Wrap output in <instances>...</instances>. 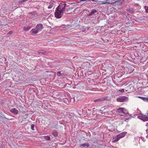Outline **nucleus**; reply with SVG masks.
Segmentation results:
<instances>
[{"mask_svg":"<svg viewBox=\"0 0 148 148\" xmlns=\"http://www.w3.org/2000/svg\"><path fill=\"white\" fill-rule=\"evenodd\" d=\"M69 6V5H67L64 2H63L60 4L56 9L63 12L65 10V8L68 7Z\"/></svg>","mask_w":148,"mask_h":148,"instance_id":"obj_1","label":"nucleus"},{"mask_svg":"<svg viewBox=\"0 0 148 148\" xmlns=\"http://www.w3.org/2000/svg\"><path fill=\"white\" fill-rule=\"evenodd\" d=\"M63 14V12L56 9L54 15L55 17L58 18H61Z\"/></svg>","mask_w":148,"mask_h":148,"instance_id":"obj_2","label":"nucleus"},{"mask_svg":"<svg viewBox=\"0 0 148 148\" xmlns=\"http://www.w3.org/2000/svg\"><path fill=\"white\" fill-rule=\"evenodd\" d=\"M128 100L127 98L125 96H120L117 99V101L119 102H122L127 101Z\"/></svg>","mask_w":148,"mask_h":148,"instance_id":"obj_3","label":"nucleus"},{"mask_svg":"<svg viewBox=\"0 0 148 148\" xmlns=\"http://www.w3.org/2000/svg\"><path fill=\"white\" fill-rule=\"evenodd\" d=\"M117 112L120 113L126 114L127 112L124 108H120L117 109Z\"/></svg>","mask_w":148,"mask_h":148,"instance_id":"obj_4","label":"nucleus"},{"mask_svg":"<svg viewBox=\"0 0 148 148\" xmlns=\"http://www.w3.org/2000/svg\"><path fill=\"white\" fill-rule=\"evenodd\" d=\"M108 98L107 97H105L95 100L94 101L95 102H100L103 101L108 100Z\"/></svg>","mask_w":148,"mask_h":148,"instance_id":"obj_5","label":"nucleus"},{"mask_svg":"<svg viewBox=\"0 0 148 148\" xmlns=\"http://www.w3.org/2000/svg\"><path fill=\"white\" fill-rule=\"evenodd\" d=\"M36 29L39 32L43 29V25L41 24H37L36 26Z\"/></svg>","mask_w":148,"mask_h":148,"instance_id":"obj_6","label":"nucleus"},{"mask_svg":"<svg viewBox=\"0 0 148 148\" xmlns=\"http://www.w3.org/2000/svg\"><path fill=\"white\" fill-rule=\"evenodd\" d=\"M90 146V144L88 143H86L84 144H80V146L82 147L85 148H88Z\"/></svg>","mask_w":148,"mask_h":148,"instance_id":"obj_7","label":"nucleus"},{"mask_svg":"<svg viewBox=\"0 0 148 148\" xmlns=\"http://www.w3.org/2000/svg\"><path fill=\"white\" fill-rule=\"evenodd\" d=\"M97 11L98 10H96L95 9H92V11L88 15L89 16H91L92 15L95 14V13L98 12Z\"/></svg>","mask_w":148,"mask_h":148,"instance_id":"obj_8","label":"nucleus"},{"mask_svg":"<svg viewBox=\"0 0 148 148\" xmlns=\"http://www.w3.org/2000/svg\"><path fill=\"white\" fill-rule=\"evenodd\" d=\"M10 111L14 114H17L18 113V110L15 108L11 109L10 110Z\"/></svg>","mask_w":148,"mask_h":148,"instance_id":"obj_9","label":"nucleus"},{"mask_svg":"<svg viewBox=\"0 0 148 148\" xmlns=\"http://www.w3.org/2000/svg\"><path fill=\"white\" fill-rule=\"evenodd\" d=\"M118 0H106V1H106V3L111 4L116 2L118 1Z\"/></svg>","mask_w":148,"mask_h":148,"instance_id":"obj_10","label":"nucleus"},{"mask_svg":"<svg viewBox=\"0 0 148 148\" xmlns=\"http://www.w3.org/2000/svg\"><path fill=\"white\" fill-rule=\"evenodd\" d=\"M51 134L54 137H56L58 136V132L56 130H53L51 133Z\"/></svg>","mask_w":148,"mask_h":148,"instance_id":"obj_11","label":"nucleus"},{"mask_svg":"<svg viewBox=\"0 0 148 148\" xmlns=\"http://www.w3.org/2000/svg\"><path fill=\"white\" fill-rule=\"evenodd\" d=\"M38 53L39 54L41 53L42 54H48V52L45 51L44 50H41L38 51Z\"/></svg>","mask_w":148,"mask_h":148,"instance_id":"obj_12","label":"nucleus"},{"mask_svg":"<svg viewBox=\"0 0 148 148\" xmlns=\"http://www.w3.org/2000/svg\"><path fill=\"white\" fill-rule=\"evenodd\" d=\"M30 32H32V34H36L39 32L36 29H33L31 30Z\"/></svg>","mask_w":148,"mask_h":148,"instance_id":"obj_13","label":"nucleus"},{"mask_svg":"<svg viewBox=\"0 0 148 148\" xmlns=\"http://www.w3.org/2000/svg\"><path fill=\"white\" fill-rule=\"evenodd\" d=\"M127 133V132H124L121 133V134L118 135L120 138H121L124 137Z\"/></svg>","mask_w":148,"mask_h":148,"instance_id":"obj_14","label":"nucleus"},{"mask_svg":"<svg viewBox=\"0 0 148 148\" xmlns=\"http://www.w3.org/2000/svg\"><path fill=\"white\" fill-rule=\"evenodd\" d=\"M57 75L58 76H63L65 75L63 73H61V71H58L57 73Z\"/></svg>","mask_w":148,"mask_h":148,"instance_id":"obj_15","label":"nucleus"},{"mask_svg":"<svg viewBox=\"0 0 148 148\" xmlns=\"http://www.w3.org/2000/svg\"><path fill=\"white\" fill-rule=\"evenodd\" d=\"M31 28V27L30 26L24 27L23 28V29L24 31H27L29 30Z\"/></svg>","mask_w":148,"mask_h":148,"instance_id":"obj_16","label":"nucleus"},{"mask_svg":"<svg viewBox=\"0 0 148 148\" xmlns=\"http://www.w3.org/2000/svg\"><path fill=\"white\" fill-rule=\"evenodd\" d=\"M120 138H120V137L118 135L117 136H116V137L114 138V141L115 142L118 141Z\"/></svg>","mask_w":148,"mask_h":148,"instance_id":"obj_17","label":"nucleus"},{"mask_svg":"<svg viewBox=\"0 0 148 148\" xmlns=\"http://www.w3.org/2000/svg\"><path fill=\"white\" fill-rule=\"evenodd\" d=\"M53 6V2H51L50 3V5H49L48 6V9H51Z\"/></svg>","mask_w":148,"mask_h":148,"instance_id":"obj_18","label":"nucleus"},{"mask_svg":"<svg viewBox=\"0 0 148 148\" xmlns=\"http://www.w3.org/2000/svg\"><path fill=\"white\" fill-rule=\"evenodd\" d=\"M147 121H148V116H144L143 121L144 122H145Z\"/></svg>","mask_w":148,"mask_h":148,"instance_id":"obj_19","label":"nucleus"},{"mask_svg":"<svg viewBox=\"0 0 148 148\" xmlns=\"http://www.w3.org/2000/svg\"><path fill=\"white\" fill-rule=\"evenodd\" d=\"M127 11L130 12L132 13H133L134 12V11L132 9L130 8L127 10Z\"/></svg>","mask_w":148,"mask_h":148,"instance_id":"obj_20","label":"nucleus"},{"mask_svg":"<svg viewBox=\"0 0 148 148\" xmlns=\"http://www.w3.org/2000/svg\"><path fill=\"white\" fill-rule=\"evenodd\" d=\"M144 116L143 115H140L138 116V118L140 119L143 121Z\"/></svg>","mask_w":148,"mask_h":148,"instance_id":"obj_21","label":"nucleus"},{"mask_svg":"<svg viewBox=\"0 0 148 148\" xmlns=\"http://www.w3.org/2000/svg\"><path fill=\"white\" fill-rule=\"evenodd\" d=\"M45 139L48 140H51V139L50 138V137H49V136H47L45 137Z\"/></svg>","mask_w":148,"mask_h":148,"instance_id":"obj_22","label":"nucleus"},{"mask_svg":"<svg viewBox=\"0 0 148 148\" xmlns=\"http://www.w3.org/2000/svg\"><path fill=\"white\" fill-rule=\"evenodd\" d=\"M117 92H124V89H121V90H119Z\"/></svg>","mask_w":148,"mask_h":148,"instance_id":"obj_23","label":"nucleus"},{"mask_svg":"<svg viewBox=\"0 0 148 148\" xmlns=\"http://www.w3.org/2000/svg\"><path fill=\"white\" fill-rule=\"evenodd\" d=\"M28 0H21L18 1V2L20 3H22L23 2H25Z\"/></svg>","mask_w":148,"mask_h":148,"instance_id":"obj_24","label":"nucleus"},{"mask_svg":"<svg viewBox=\"0 0 148 148\" xmlns=\"http://www.w3.org/2000/svg\"><path fill=\"white\" fill-rule=\"evenodd\" d=\"M35 126V125L34 124H32L31 125V129L32 130H34V127Z\"/></svg>","mask_w":148,"mask_h":148,"instance_id":"obj_25","label":"nucleus"},{"mask_svg":"<svg viewBox=\"0 0 148 148\" xmlns=\"http://www.w3.org/2000/svg\"><path fill=\"white\" fill-rule=\"evenodd\" d=\"M28 91L30 92H35L34 90L32 88L29 89Z\"/></svg>","mask_w":148,"mask_h":148,"instance_id":"obj_26","label":"nucleus"},{"mask_svg":"<svg viewBox=\"0 0 148 148\" xmlns=\"http://www.w3.org/2000/svg\"><path fill=\"white\" fill-rule=\"evenodd\" d=\"M146 12L147 13H148V7L145 6V7Z\"/></svg>","mask_w":148,"mask_h":148,"instance_id":"obj_27","label":"nucleus"},{"mask_svg":"<svg viewBox=\"0 0 148 148\" xmlns=\"http://www.w3.org/2000/svg\"><path fill=\"white\" fill-rule=\"evenodd\" d=\"M144 101L148 102V97H145V99L144 100Z\"/></svg>","mask_w":148,"mask_h":148,"instance_id":"obj_28","label":"nucleus"},{"mask_svg":"<svg viewBox=\"0 0 148 148\" xmlns=\"http://www.w3.org/2000/svg\"><path fill=\"white\" fill-rule=\"evenodd\" d=\"M138 97V98H139L141 99L143 101H144V100L145 99V97Z\"/></svg>","mask_w":148,"mask_h":148,"instance_id":"obj_29","label":"nucleus"},{"mask_svg":"<svg viewBox=\"0 0 148 148\" xmlns=\"http://www.w3.org/2000/svg\"><path fill=\"white\" fill-rule=\"evenodd\" d=\"M13 33V32L12 31H10L7 34L8 35H11Z\"/></svg>","mask_w":148,"mask_h":148,"instance_id":"obj_30","label":"nucleus"},{"mask_svg":"<svg viewBox=\"0 0 148 148\" xmlns=\"http://www.w3.org/2000/svg\"><path fill=\"white\" fill-rule=\"evenodd\" d=\"M73 9L72 8V7H69V8H67L66 9L67 10V11H68V10H71V9Z\"/></svg>","mask_w":148,"mask_h":148,"instance_id":"obj_31","label":"nucleus"},{"mask_svg":"<svg viewBox=\"0 0 148 148\" xmlns=\"http://www.w3.org/2000/svg\"><path fill=\"white\" fill-rule=\"evenodd\" d=\"M38 93H37V94L36 95L37 96L38 98H40V96L39 95H38ZM39 94H40V93H39Z\"/></svg>","mask_w":148,"mask_h":148,"instance_id":"obj_32","label":"nucleus"},{"mask_svg":"<svg viewBox=\"0 0 148 148\" xmlns=\"http://www.w3.org/2000/svg\"><path fill=\"white\" fill-rule=\"evenodd\" d=\"M55 127H56L55 126H51V128H54Z\"/></svg>","mask_w":148,"mask_h":148,"instance_id":"obj_33","label":"nucleus"},{"mask_svg":"<svg viewBox=\"0 0 148 148\" xmlns=\"http://www.w3.org/2000/svg\"><path fill=\"white\" fill-rule=\"evenodd\" d=\"M146 138H148V135L146 136Z\"/></svg>","mask_w":148,"mask_h":148,"instance_id":"obj_34","label":"nucleus"},{"mask_svg":"<svg viewBox=\"0 0 148 148\" xmlns=\"http://www.w3.org/2000/svg\"><path fill=\"white\" fill-rule=\"evenodd\" d=\"M147 130H148V129H147V130H146V131H147Z\"/></svg>","mask_w":148,"mask_h":148,"instance_id":"obj_35","label":"nucleus"},{"mask_svg":"<svg viewBox=\"0 0 148 148\" xmlns=\"http://www.w3.org/2000/svg\"><path fill=\"white\" fill-rule=\"evenodd\" d=\"M126 120H128V119H127Z\"/></svg>","mask_w":148,"mask_h":148,"instance_id":"obj_36","label":"nucleus"},{"mask_svg":"<svg viewBox=\"0 0 148 148\" xmlns=\"http://www.w3.org/2000/svg\"><path fill=\"white\" fill-rule=\"evenodd\" d=\"M39 96H40V94H39Z\"/></svg>","mask_w":148,"mask_h":148,"instance_id":"obj_37","label":"nucleus"},{"mask_svg":"<svg viewBox=\"0 0 148 148\" xmlns=\"http://www.w3.org/2000/svg\"><path fill=\"white\" fill-rule=\"evenodd\" d=\"M147 114H148V113H147Z\"/></svg>","mask_w":148,"mask_h":148,"instance_id":"obj_38","label":"nucleus"}]
</instances>
